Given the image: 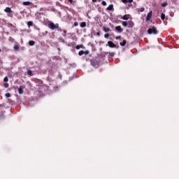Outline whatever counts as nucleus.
Wrapping results in <instances>:
<instances>
[{
  "label": "nucleus",
  "instance_id": "nucleus-28",
  "mask_svg": "<svg viewBox=\"0 0 179 179\" xmlns=\"http://www.w3.org/2000/svg\"><path fill=\"white\" fill-rule=\"evenodd\" d=\"M105 38H108L110 37V35L108 34H106L104 35Z\"/></svg>",
  "mask_w": 179,
  "mask_h": 179
},
{
  "label": "nucleus",
  "instance_id": "nucleus-22",
  "mask_svg": "<svg viewBox=\"0 0 179 179\" xmlns=\"http://www.w3.org/2000/svg\"><path fill=\"white\" fill-rule=\"evenodd\" d=\"M101 4H102L103 6H106L107 5V3H106V1H103L101 2Z\"/></svg>",
  "mask_w": 179,
  "mask_h": 179
},
{
  "label": "nucleus",
  "instance_id": "nucleus-16",
  "mask_svg": "<svg viewBox=\"0 0 179 179\" xmlns=\"http://www.w3.org/2000/svg\"><path fill=\"white\" fill-rule=\"evenodd\" d=\"M35 42L34 41H29V45H34Z\"/></svg>",
  "mask_w": 179,
  "mask_h": 179
},
{
  "label": "nucleus",
  "instance_id": "nucleus-10",
  "mask_svg": "<svg viewBox=\"0 0 179 179\" xmlns=\"http://www.w3.org/2000/svg\"><path fill=\"white\" fill-rule=\"evenodd\" d=\"M103 29V31H105V33H108V31H111V29H110V28H108V27H104Z\"/></svg>",
  "mask_w": 179,
  "mask_h": 179
},
{
  "label": "nucleus",
  "instance_id": "nucleus-3",
  "mask_svg": "<svg viewBox=\"0 0 179 179\" xmlns=\"http://www.w3.org/2000/svg\"><path fill=\"white\" fill-rule=\"evenodd\" d=\"M108 45L110 48H115L116 45L114 44V43L111 41L108 42Z\"/></svg>",
  "mask_w": 179,
  "mask_h": 179
},
{
  "label": "nucleus",
  "instance_id": "nucleus-32",
  "mask_svg": "<svg viewBox=\"0 0 179 179\" xmlns=\"http://www.w3.org/2000/svg\"><path fill=\"white\" fill-rule=\"evenodd\" d=\"M120 38H121V36H117L116 37V40H120Z\"/></svg>",
  "mask_w": 179,
  "mask_h": 179
},
{
  "label": "nucleus",
  "instance_id": "nucleus-27",
  "mask_svg": "<svg viewBox=\"0 0 179 179\" xmlns=\"http://www.w3.org/2000/svg\"><path fill=\"white\" fill-rule=\"evenodd\" d=\"M121 1H122L123 3H128V0H121Z\"/></svg>",
  "mask_w": 179,
  "mask_h": 179
},
{
  "label": "nucleus",
  "instance_id": "nucleus-38",
  "mask_svg": "<svg viewBox=\"0 0 179 179\" xmlns=\"http://www.w3.org/2000/svg\"><path fill=\"white\" fill-rule=\"evenodd\" d=\"M0 52H1V49H0Z\"/></svg>",
  "mask_w": 179,
  "mask_h": 179
},
{
  "label": "nucleus",
  "instance_id": "nucleus-8",
  "mask_svg": "<svg viewBox=\"0 0 179 179\" xmlns=\"http://www.w3.org/2000/svg\"><path fill=\"white\" fill-rule=\"evenodd\" d=\"M22 5H24L25 6H29V5H31V2H30V1H24L22 3Z\"/></svg>",
  "mask_w": 179,
  "mask_h": 179
},
{
  "label": "nucleus",
  "instance_id": "nucleus-11",
  "mask_svg": "<svg viewBox=\"0 0 179 179\" xmlns=\"http://www.w3.org/2000/svg\"><path fill=\"white\" fill-rule=\"evenodd\" d=\"M18 93L19 94H23V88H22V87L18 88Z\"/></svg>",
  "mask_w": 179,
  "mask_h": 179
},
{
  "label": "nucleus",
  "instance_id": "nucleus-21",
  "mask_svg": "<svg viewBox=\"0 0 179 179\" xmlns=\"http://www.w3.org/2000/svg\"><path fill=\"white\" fill-rule=\"evenodd\" d=\"M122 26H124V27H127V26H128V23H127V22H123Z\"/></svg>",
  "mask_w": 179,
  "mask_h": 179
},
{
  "label": "nucleus",
  "instance_id": "nucleus-33",
  "mask_svg": "<svg viewBox=\"0 0 179 179\" xmlns=\"http://www.w3.org/2000/svg\"><path fill=\"white\" fill-rule=\"evenodd\" d=\"M69 1V2H70L71 3H73V0H68Z\"/></svg>",
  "mask_w": 179,
  "mask_h": 179
},
{
  "label": "nucleus",
  "instance_id": "nucleus-12",
  "mask_svg": "<svg viewBox=\"0 0 179 179\" xmlns=\"http://www.w3.org/2000/svg\"><path fill=\"white\" fill-rule=\"evenodd\" d=\"M127 44V41L124 40L122 42L120 43V45L122 47H124V45Z\"/></svg>",
  "mask_w": 179,
  "mask_h": 179
},
{
  "label": "nucleus",
  "instance_id": "nucleus-34",
  "mask_svg": "<svg viewBox=\"0 0 179 179\" xmlns=\"http://www.w3.org/2000/svg\"><path fill=\"white\" fill-rule=\"evenodd\" d=\"M78 22H75V23H74V26H75V27H76V26H78Z\"/></svg>",
  "mask_w": 179,
  "mask_h": 179
},
{
  "label": "nucleus",
  "instance_id": "nucleus-14",
  "mask_svg": "<svg viewBox=\"0 0 179 179\" xmlns=\"http://www.w3.org/2000/svg\"><path fill=\"white\" fill-rule=\"evenodd\" d=\"M83 45H78L76 46V50H80V48H83Z\"/></svg>",
  "mask_w": 179,
  "mask_h": 179
},
{
  "label": "nucleus",
  "instance_id": "nucleus-19",
  "mask_svg": "<svg viewBox=\"0 0 179 179\" xmlns=\"http://www.w3.org/2000/svg\"><path fill=\"white\" fill-rule=\"evenodd\" d=\"M138 12H145V8H138Z\"/></svg>",
  "mask_w": 179,
  "mask_h": 179
},
{
  "label": "nucleus",
  "instance_id": "nucleus-30",
  "mask_svg": "<svg viewBox=\"0 0 179 179\" xmlns=\"http://www.w3.org/2000/svg\"><path fill=\"white\" fill-rule=\"evenodd\" d=\"M127 2L129 3H132V2H134V0H127Z\"/></svg>",
  "mask_w": 179,
  "mask_h": 179
},
{
  "label": "nucleus",
  "instance_id": "nucleus-37",
  "mask_svg": "<svg viewBox=\"0 0 179 179\" xmlns=\"http://www.w3.org/2000/svg\"><path fill=\"white\" fill-rule=\"evenodd\" d=\"M64 33H66V30H64Z\"/></svg>",
  "mask_w": 179,
  "mask_h": 179
},
{
  "label": "nucleus",
  "instance_id": "nucleus-2",
  "mask_svg": "<svg viewBox=\"0 0 179 179\" xmlns=\"http://www.w3.org/2000/svg\"><path fill=\"white\" fill-rule=\"evenodd\" d=\"M148 34H157V29L155 27H152L151 28H149L148 30Z\"/></svg>",
  "mask_w": 179,
  "mask_h": 179
},
{
  "label": "nucleus",
  "instance_id": "nucleus-31",
  "mask_svg": "<svg viewBox=\"0 0 179 179\" xmlns=\"http://www.w3.org/2000/svg\"><path fill=\"white\" fill-rule=\"evenodd\" d=\"M84 54H85L86 55H87V54H89V50H86L85 52H84Z\"/></svg>",
  "mask_w": 179,
  "mask_h": 179
},
{
  "label": "nucleus",
  "instance_id": "nucleus-26",
  "mask_svg": "<svg viewBox=\"0 0 179 179\" xmlns=\"http://www.w3.org/2000/svg\"><path fill=\"white\" fill-rule=\"evenodd\" d=\"M5 96H6V97L9 98V97H10V94L7 93V94H5Z\"/></svg>",
  "mask_w": 179,
  "mask_h": 179
},
{
  "label": "nucleus",
  "instance_id": "nucleus-20",
  "mask_svg": "<svg viewBox=\"0 0 179 179\" xmlns=\"http://www.w3.org/2000/svg\"><path fill=\"white\" fill-rule=\"evenodd\" d=\"M83 54H85V51H83V50H80V51L78 52V55H83Z\"/></svg>",
  "mask_w": 179,
  "mask_h": 179
},
{
  "label": "nucleus",
  "instance_id": "nucleus-24",
  "mask_svg": "<svg viewBox=\"0 0 179 179\" xmlns=\"http://www.w3.org/2000/svg\"><path fill=\"white\" fill-rule=\"evenodd\" d=\"M28 26H33V22L31 21L28 22Z\"/></svg>",
  "mask_w": 179,
  "mask_h": 179
},
{
  "label": "nucleus",
  "instance_id": "nucleus-36",
  "mask_svg": "<svg viewBox=\"0 0 179 179\" xmlns=\"http://www.w3.org/2000/svg\"><path fill=\"white\" fill-rule=\"evenodd\" d=\"M97 36H100V33L98 32V33H97Z\"/></svg>",
  "mask_w": 179,
  "mask_h": 179
},
{
  "label": "nucleus",
  "instance_id": "nucleus-25",
  "mask_svg": "<svg viewBox=\"0 0 179 179\" xmlns=\"http://www.w3.org/2000/svg\"><path fill=\"white\" fill-rule=\"evenodd\" d=\"M9 80V79H8V77H5L3 78V82H8Z\"/></svg>",
  "mask_w": 179,
  "mask_h": 179
},
{
  "label": "nucleus",
  "instance_id": "nucleus-17",
  "mask_svg": "<svg viewBox=\"0 0 179 179\" xmlns=\"http://www.w3.org/2000/svg\"><path fill=\"white\" fill-rule=\"evenodd\" d=\"M167 5H168L167 2H164V3H162V6L163 8L167 6Z\"/></svg>",
  "mask_w": 179,
  "mask_h": 179
},
{
  "label": "nucleus",
  "instance_id": "nucleus-15",
  "mask_svg": "<svg viewBox=\"0 0 179 179\" xmlns=\"http://www.w3.org/2000/svg\"><path fill=\"white\" fill-rule=\"evenodd\" d=\"M161 19H162V20H164V19H166V15H164V13H162Z\"/></svg>",
  "mask_w": 179,
  "mask_h": 179
},
{
  "label": "nucleus",
  "instance_id": "nucleus-5",
  "mask_svg": "<svg viewBox=\"0 0 179 179\" xmlns=\"http://www.w3.org/2000/svg\"><path fill=\"white\" fill-rule=\"evenodd\" d=\"M115 30H117V31H119V33H122V31H123V29H122V28H121L120 26L116 27Z\"/></svg>",
  "mask_w": 179,
  "mask_h": 179
},
{
  "label": "nucleus",
  "instance_id": "nucleus-13",
  "mask_svg": "<svg viewBox=\"0 0 179 179\" xmlns=\"http://www.w3.org/2000/svg\"><path fill=\"white\" fill-rule=\"evenodd\" d=\"M27 75L29 76H33V72L31 71V70H28L27 71Z\"/></svg>",
  "mask_w": 179,
  "mask_h": 179
},
{
  "label": "nucleus",
  "instance_id": "nucleus-18",
  "mask_svg": "<svg viewBox=\"0 0 179 179\" xmlns=\"http://www.w3.org/2000/svg\"><path fill=\"white\" fill-rule=\"evenodd\" d=\"M80 27H86V22H82L80 24Z\"/></svg>",
  "mask_w": 179,
  "mask_h": 179
},
{
  "label": "nucleus",
  "instance_id": "nucleus-35",
  "mask_svg": "<svg viewBox=\"0 0 179 179\" xmlns=\"http://www.w3.org/2000/svg\"><path fill=\"white\" fill-rule=\"evenodd\" d=\"M92 2H97V0H92Z\"/></svg>",
  "mask_w": 179,
  "mask_h": 179
},
{
  "label": "nucleus",
  "instance_id": "nucleus-9",
  "mask_svg": "<svg viewBox=\"0 0 179 179\" xmlns=\"http://www.w3.org/2000/svg\"><path fill=\"white\" fill-rule=\"evenodd\" d=\"M122 19L123 20H128V19H129V15H124L122 17Z\"/></svg>",
  "mask_w": 179,
  "mask_h": 179
},
{
  "label": "nucleus",
  "instance_id": "nucleus-23",
  "mask_svg": "<svg viewBox=\"0 0 179 179\" xmlns=\"http://www.w3.org/2000/svg\"><path fill=\"white\" fill-rule=\"evenodd\" d=\"M14 50H15V51H17V50H19V46L15 45L14 46Z\"/></svg>",
  "mask_w": 179,
  "mask_h": 179
},
{
  "label": "nucleus",
  "instance_id": "nucleus-4",
  "mask_svg": "<svg viewBox=\"0 0 179 179\" xmlns=\"http://www.w3.org/2000/svg\"><path fill=\"white\" fill-rule=\"evenodd\" d=\"M152 19V11L148 13L147 17H146V22H149Z\"/></svg>",
  "mask_w": 179,
  "mask_h": 179
},
{
  "label": "nucleus",
  "instance_id": "nucleus-1",
  "mask_svg": "<svg viewBox=\"0 0 179 179\" xmlns=\"http://www.w3.org/2000/svg\"><path fill=\"white\" fill-rule=\"evenodd\" d=\"M48 27L49 29H51V30H55V29H58V27H59V24H55L53 22H50L48 23Z\"/></svg>",
  "mask_w": 179,
  "mask_h": 179
},
{
  "label": "nucleus",
  "instance_id": "nucleus-6",
  "mask_svg": "<svg viewBox=\"0 0 179 179\" xmlns=\"http://www.w3.org/2000/svg\"><path fill=\"white\" fill-rule=\"evenodd\" d=\"M114 9V5L110 4L109 6L106 8V10H113Z\"/></svg>",
  "mask_w": 179,
  "mask_h": 179
},
{
  "label": "nucleus",
  "instance_id": "nucleus-29",
  "mask_svg": "<svg viewBox=\"0 0 179 179\" xmlns=\"http://www.w3.org/2000/svg\"><path fill=\"white\" fill-rule=\"evenodd\" d=\"M4 87H6V88L9 87V84L5 83V84H4Z\"/></svg>",
  "mask_w": 179,
  "mask_h": 179
},
{
  "label": "nucleus",
  "instance_id": "nucleus-7",
  "mask_svg": "<svg viewBox=\"0 0 179 179\" xmlns=\"http://www.w3.org/2000/svg\"><path fill=\"white\" fill-rule=\"evenodd\" d=\"M5 12H6V13H11L12 10L10 9V8L6 7V9H5Z\"/></svg>",
  "mask_w": 179,
  "mask_h": 179
}]
</instances>
